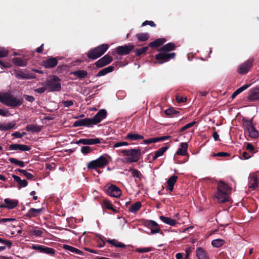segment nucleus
I'll use <instances>...</instances> for the list:
<instances>
[{
  "instance_id": "nucleus-1",
  "label": "nucleus",
  "mask_w": 259,
  "mask_h": 259,
  "mask_svg": "<svg viewBox=\"0 0 259 259\" xmlns=\"http://www.w3.org/2000/svg\"><path fill=\"white\" fill-rule=\"evenodd\" d=\"M0 102L13 108L21 106L23 103L22 98H17L10 92L0 93Z\"/></svg>"
},
{
  "instance_id": "nucleus-2",
  "label": "nucleus",
  "mask_w": 259,
  "mask_h": 259,
  "mask_svg": "<svg viewBox=\"0 0 259 259\" xmlns=\"http://www.w3.org/2000/svg\"><path fill=\"white\" fill-rule=\"evenodd\" d=\"M217 192L214 195L218 201L222 203L228 202L230 199L228 191L230 187L225 182L220 181L217 186Z\"/></svg>"
},
{
  "instance_id": "nucleus-3",
  "label": "nucleus",
  "mask_w": 259,
  "mask_h": 259,
  "mask_svg": "<svg viewBox=\"0 0 259 259\" xmlns=\"http://www.w3.org/2000/svg\"><path fill=\"white\" fill-rule=\"evenodd\" d=\"M109 46L107 44H103L93 49L90 50L87 54V57L92 60L97 59L101 57L107 51Z\"/></svg>"
},
{
  "instance_id": "nucleus-4",
  "label": "nucleus",
  "mask_w": 259,
  "mask_h": 259,
  "mask_svg": "<svg viewBox=\"0 0 259 259\" xmlns=\"http://www.w3.org/2000/svg\"><path fill=\"white\" fill-rule=\"evenodd\" d=\"M242 120L244 131L248 133L249 136L252 139L258 138L259 132L256 130L254 125L253 124L252 118L248 119L243 117Z\"/></svg>"
},
{
  "instance_id": "nucleus-5",
  "label": "nucleus",
  "mask_w": 259,
  "mask_h": 259,
  "mask_svg": "<svg viewBox=\"0 0 259 259\" xmlns=\"http://www.w3.org/2000/svg\"><path fill=\"white\" fill-rule=\"evenodd\" d=\"M60 81V79L58 76L53 75L45 82L44 84L49 92H58L61 89Z\"/></svg>"
},
{
  "instance_id": "nucleus-6",
  "label": "nucleus",
  "mask_w": 259,
  "mask_h": 259,
  "mask_svg": "<svg viewBox=\"0 0 259 259\" xmlns=\"http://www.w3.org/2000/svg\"><path fill=\"white\" fill-rule=\"evenodd\" d=\"M109 163L107 157L104 155L100 156L98 159L90 161L87 165L89 169H95L97 168H103Z\"/></svg>"
},
{
  "instance_id": "nucleus-7",
  "label": "nucleus",
  "mask_w": 259,
  "mask_h": 259,
  "mask_svg": "<svg viewBox=\"0 0 259 259\" xmlns=\"http://www.w3.org/2000/svg\"><path fill=\"white\" fill-rule=\"evenodd\" d=\"M175 57V53H167L163 52L156 54L155 58L157 61H158V64H161L163 63L168 62L170 59H174Z\"/></svg>"
},
{
  "instance_id": "nucleus-8",
  "label": "nucleus",
  "mask_w": 259,
  "mask_h": 259,
  "mask_svg": "<svg viewBox=\"0 0 259 259\" xmlns=\"http://www.w3.org/2000/svg\"><path fill=\"white\" fill-rule=\"evenodd\" d=\"M253 61V58H249L240 64L237 69V72L240 74H245L247 73L252 67Z\"/></svg>"
},
{
  "instance_id": "nucleus-9",
  "label": "nucleus",
  "mask_w": 259,
  "mask_h": 259,
  "mask_svg": "<svg viewBox=\"0 0 259 259\" xmlns=\"http://www.w3.org/2000/svg\"><path fill=\"white\" fill-rule=\"evenodd\" d=\"M135 48V46L132 44H125L123 46H118L116 48V53L120 56H124L130 54Z\"/></svg>"
},
{
  "instance_id": "nucleus-10",
  "label": "nucleus",
  "mask_w": 259,
  "mask_h": 259,
  "mask_svg": "<svg viewBox=\"0 0 259 259\" xmlns=\"http://www.w3.org/2000/svg\"><path fill=\"white\" fill-rule=\"evenodd\" d=\"M14 75L17 78L19 79H31L36 78L34 74L27 71L24 72L21 69L15 70Z\"/></svg>"
},
{
  "instance_id": "nucleus-11",
  "label": "nucleus",
  "mask_w": 259,
  "mask_h": 259,
  "mask_svg": "<svg viewBox=\"0 0 259 259\" xmlns=\"http://www.w3.org/2000/svg\"><path fill=\"white\" fill-rule=\"evenodd\" d=\"M113 61L112 56L108 54H106L103 57L97 61L94 65L97 68H100L108 65Z\"/></svg>"
},
{
  "instance_id": "nucleus-12",
  "label": "nucleus",
  "mask_w": 259,
  "mask_h": 259,
  "mask_svg": "<svg viewBox=\"0 0 259 259\" xmlns=\"http://www.w3.org/2000/svg\"><path fill=\"white\" fill-rule=\"evenodd\" d=\"M107 112L105 109H100L98 112L91 118L93 125L97 124L107 116Z\"/></svg>"
},
{
  "instance_id": "nucleus-13",
  "label": "nucleus",
  "mask_w": 259,
  "mask_h": 259,
  "mask_svg": "<svg viewBox=\"0 0 259 259\" xmlns=\"http://www.w3.org/2000/svg\"><path fill=\"white\" fill-rule=\"evenodd\" d=\"M247 99L249 101L259 100V85L248 91Z\"/></svg>"
},
{
  "instance_id": "nucleus-14",
  "label": "nucleus",
  "mask_w": 259,
  "mask_h": 259,
  "mask_svg": "<svg viewBox=\"0 0 259 259\" xmlns=\"http://www.w3.org/2000/svg\"><path fill=\"white\" fill-rule=\"evenodd\" d=\"M94 125L92 121L91 118H85L75 121L73 124V126L74 127L78 126H86V127H92Z\"/></svg>"
},
{
  "instance_id": "nucleus-15",
  "label": "nucleus",
  "mask_w": 259,
  "mask_h": 259,
  "mask_svg": "<svg viewBox=\"0 0 259 259\" xmlns=\"http://www.w3.org/2000/svg\"><path fill=\"white\" fill-rule=\"evenodd\" d=\"M141 151L140 149H131L129 150L128 156H131V157L128 158L130 162H136L139 159L141 155Z\"/></svg>"
},
{
  "instance_id": "nucleus-16",
  "label": "nucleus",
  "mask_w": 259,
  "mask_h": 259,
  "mask_svg": "<svg viewBox=\"0 0 259 259\" xmlns=\"http://www.w3.org/2000/svg\"><path fill=\"white\" fill-rule=\"evenodd\" d=\"M106 193L110 196L116 198L119 197L121 194L120 189L114 185L109 186L106 190Z\"/></svg>"
},
{
  "instance_id": "nucleus-17",
  "label": "nucleus",
  "mask_w": 259,
  "mask_h": 259,
  "mask_svg": "<svg viewBox=\"0 0 259 259\" xmlns=\"http://www.w3.org/2000/svg\"><path fill=\"white\" fill-rule=\"evenodd\" d=\"M102 139L95 138V139H80L77 141L75 143L76 144H82L83 145H95L101 143Z\"/></svg>"
},
{
  "instance_id": "nucleus-18",
  "label": "nucleus",
  "mask_w": 259,
  "mask_h": 259,
  "mask_svg": "<svg viewBox=\"0 0 259 259\" xmlns=\"http://www.w3.org/2000/svg\"><path fill=\"white\" fill-rule=\"evenodd\" d=\"M58 64V60L56 58L51 57L43 60L41 65L46 68H52Z\"/></svg>"
},
{
  "instance_id": "nucleus-19",
  "label": "nucleus",
  "mask_w": 259,
  "mask_h": 259,
  "mask_svg": "<svg viewBox=\"0 0 259 259\" xmlns=\"http://www.w3.org/2000/svg\"><path fill=\"white\" fill-rule=\"evenodd\" d=\"M145 225L151 229V234H156L159 232L160 227L158 224L152 220L146 221Z\"/></svg>"
},
{
  "instance_id": "nucleus-20",
  "label": "nucleus",
  "mask_w": 259,
  "mask_h": 259,
  "mask_svg": "<svg viewBox=\"0 0 259 259\" xmlns=\"http://www.w3.org/2000/svg\"><path fill=\"white\" fill-rule=\"evenodd\" d=\"M5 204H2L0 205L1 208H7L10 209L15 208L18 203V201L17 200L10 199L9 198H6L4 199Z\"/></svg>"
},
{
  "instance_id": "nucleus-21",
  "label": "nucleus",
  "mask_w": 259,
  "mask_h": 259,
  "mask_svg": "<svg viewBox=\"0 0 259 259\" xmlns=\"http://www.w3.org/2000/svg\"><path fill=\"white\" fill-rule=\"evenodd\" d=\"M9 150H15V151H28L31 149L30 147L22 144H13L9 146Z\"/></svg>"
},
{
  "instance_id": "nucleus-22",
  "label": "nucleus",
  "mask_w": 259,
  "mask_h": 259,
  "mask_svg": "<svg viewBox=\"0 0 259 259\" xmlns=\"http://www.w3.org/2000/svg\"><path fill=\"white\" fill-rule=\"evenodd\" d=\"M171 138L170 136H164L159 137L151 138L148 139H146L143 141V142L145 144H150L152 143H156L165 140H169Z\"/></svg>"
},
{
  "instance_id": "nucleus-23",
  "label": "nucleus",
  "mask_w": 259,
  "mask_h": 259,
  "mask_svg": "<svg viewBox=\"0 0 259 259\" xmlns=\"http://www.w3.org/2000/svg\"><path fill=\"white\" fill-rule=\"evenodd\" d=\"M196 255L198 259H209L207 252L200 247L197 248Z\"/></svg>"
},
{
  "instance_id": "nucleus-24",
  "label": "nucleus",
  "mask_w": 259,
  "mask_h": 259,
  "mask_svg": "<svg viewBox=\"0 0 259 259\" xmlns=\"http://www.w3.org/2000/svg\"><path fill=\"white\" fill-rule=\"evenodd\" d=\"M178 177L176 175H173L169 178L167 181V189L170 192L174 190L175 184H176L178 179Z\"/></svg>"
},
{
  "instance_id": "nucleus-25",
  "label": "nucleus",
  "mask_w": 259,
  "mask_h": 259,
  "mask_svg": "<svg viewBox=\"0 0 259 259\" xmlns=\"http://www.w3.org/2000/svg\"><path fill=\"white\" fill-rule=\"evenodd\" d=\"M166 42L164 38H159L149 44V47L151 48H156L163 45Z\"/></svg>"
},
{
  "instance_id": "nucleus-26",
  "label": "nucleus",
  "mask_w": 259,
  "mask_h": 259,
  "mask_svg": "<svg viewBox=\"0 0 259 259\" xmlns=\"http://www.w3.org/2000/svg\"><path fill=\"white\" fill-rule=\"evenodd\" d=\"M71 74L73 75L75 77L79 79H82L87 76L88 72L84 70H77L72 72Z\"/></svg>"
},
{
  "instance_id": "nucleus-27",
  "label": "nucleus",
  "mask_w": 259,
  "mask_h": 259,
  "mask_svg": "<svg viewBox=\"0 0 259 259\" xmlns=\"http://www.w3.org/2000/svg\"><path fill=\"white\" fill-rule=\"evenodd\" d=\"M62 248L79 255H83L84 254V253L80 250L68 245H63Z\"/></svg>"
},
{
  "instance_id": "nucleus-28",
  "label": "nucleus",
  "mask_w": 259,
  "mask_h": 259,
  "mask_svg": "<svg viewBox=\"0 0 259 259\" xmlns=\"http://www.w3.org/2000/svg\"><path fill=\"white\" fill-rule=\"evenodd\" d=\"M180 147L181 148L178 149L176 154L178 155H186L187 154L188 144L187 143H181Z\"/></svg>"
},
{
  "instance_id": "nucleus-29",
  "label": "nucleus",
  "mask_w": 259,
  "mask_h": 259,
  "mask_svg": "<svg viewBox=\"0 0 259 259\" xmlns=\"http://www.w3.org/2000/svg\"><path fill=\"white\" fill-rule=\"evenodd\" d=\"M43 209L44 208L39 209L31 208L28 211L25 215L29 218L36 217Z\"/></svg>"
},
{
  "instance_id": "nucleus-30",
  "label": "nucleus",
  "mask_w": 259,
  "mask_h": 259,
  "mask_svg": "<svg viewBox=\"0 0 259 259\" xmlns=\"http://www.w3.org/2000/svg\"><path fill=\"white\" fill-rule=\"evenodd\" d=\"M144 137L142 135H139L138 134H135L133 133H129L127 134V135L124 137L125 140H128L131 141H136L137 140H142L144 139Z\"/></svg>"
},
{
  "instance_id": "nucleus-31",
  "label": "nucleus",
  "mask_w": 259,
  "mask_h": 259,
  "mask_svg": "<svg viewBox=\"0 0 259 259\" xmlns=\"http://www.w3.org/2000/svg\"><path fill=\"white\" fill-rule=\"evenodd\" d=\"M142 204L141 202L140 201H137L134 204H132L129 207H128V211L133 213H136L142 207Z\"/></svg>"
},
{
  "instance_id": "nucleus-32",
  "label": "nucleus",
  "mask_w": 259,
  "mask_h": 259,
  "mask_svg": "<svg viewBox=\"0 0 259 259\" xmlns=\"http://www.w3.org/2000/svg\"><path fill=\"white\" fill-rule=\"evenodd\" d=\"M16 125V121H13L5 124L0 123V130L3 131H8L15 128Z\"/></svg>"
},
{
  "instance_id": "nucleus-33",
  "label": "nucleus",
  "mask_w": 259,
  "mask_h": 259,
  "mask_svg": "<svg viewBox=\"0 0 259 259\" xmlns=\"http://www.w3.org/2000/svg\"><path fill=\"white\" fill-rule=\"evenodd\" d=\"M176 47V46L175 44L172 42H169L163 45L159 49V51L166 53L174 50Z\"/></svg>"
},
{
  "instance_id": "nucleus-34",
  "label": "nucleus",
  "mask_w": 259,
  "mask_h": 259,
  "mask_svg": "<svg viewBox=\"0 0 259 259\" xmlns=\"http://www.w3.org/2000/svg\"><path fill=\"white\" fill-rule=\"evenodd\" d=\"M28 59H22L20 58L16 57L13 59V62L14 64L21 67L26 66L27 65Z\"/></svg>"
},
{
  "instance_id": "nucleus-35",
  "label": "nucleus",
  "mask_w": 259,
  "mask_h": 259,
  "mask_svg": "<svg viewBox=\"0 0 259 259\" xmlns=\"http://www.w3.org/2000/svg\"><path fill=\"white\" fill-rule=\"evenodd\" d=\"M115 67L113 66H109L105 68L98 72L96 75L97 77H100L106 75L107 74L112 72L114 71Z\"/></svg>"
},
{
  "instance_id": "nucleus-36",
  "label": "nucleus",
  "mask_w": 259,
  "mask_h": 259,
  "mask_svg": "<svg viewBox=\"0 0 259 259\" xmlns=\"http://www.w3.org/2000/svg\"><path fill=\"white\" fill-rule=\"evenodd\" d=\"M12 178L14 179V180L19 185L18 186L19 189L21 187H25L28 185V182L26 180H21L19 177L16 175H12Z\"/></svg>"
},
{
  "instance_id": "nucleus-37",
  "label": "nucleus",
  "mask_w": 259,
  "mask_h": 259,
  "mask_svg": "<svg viewBox=\"0 0 259 259\" xmlns=\"http://www.w3.org/2000/svg\"><path fill=\"white\" fill-rule=\"evenodd\" d=\"M103 207L112 210L115 213L118 212L117 210L114 208L112 203L108 199H104L103 201Z\"/></svg>"
},
{
  "instance_id": "nucleus-38",
  "label": "nucleus",
  "mask_w": 259,
  "mask_h": 259,
  "mask_svg": "<svg viewBox=\"0 0 259 259\" xmlns=\"http://www.w3.org/2000/svg\"><path fill=\"white\" fill-rule=\"evenodd\" d=\"M26 130L27 132H32L33 133H38L41 131L42 130V126H38L37 125H34V124H28L26 126Z\"/></svg>"
},
{
  "instance_id": "nucleus-39",
  "label": "nucleus",
  "mask_w": 259,
  "mask_h": 259,
  "mask_svg": "<svg viewBox=\"0 0 259 259\" xmlns=\"http://www.w3.org/2000/svg\"><path fill=\"white\" fill-rule=\"evenodd\" d=\"M160 219L163 223L172 226H174L177 223V221L175 220L163 215L160 216Z\"/></svg>"
},
{
  "instance_id": "nucleus-40",
  "label": "nucleus",
  "mask_w": 259,
  "mask_h": 259,
  "mask_svg": "<svg viewBox=\"0 0 259 259\" xmlns=\"http://www.w3.org/2000/svg\"><path fill=\"white\" fill-rule=\"evenodd\" d=\"M250 85V84H246L237 89L231 95V98L232 99H234L238 95L248 88Z\"/></svg>"
},
{
  "instance_id": "nucleus-41",
  "label": "nucleus",
  "mask_w": 259,
  "mask_h": 259,
  "mask_svg": "<svg viewBox=\"0 0 259 259\" xmlns=\"http://www.w3.org/2000/svg\"><path fill=\"white\" fill-rule=\"evenodd\" d=\"M105 241L117 247L124 248L126 246L124 244H123L120 242H118L115 239H107Z\"/></svg>"
},
{
  "instance_id": "nucleus-42",
  "label": "nucleus",
  "mask_w": 259,
  "mask_h": 259,
  "mask_svg": "<svg viewBox=\"0 0 259 259\" xmlns=\"http://www.w3.org/2000/svg\"><path fill=\"white\" fill-rule=\"evenodd\" d=\"M138 40L143 42L147 40L149 38V35L148 33H139L136 34Z\"/></svg>"
},
{
  "instance_id": "nucleus-43",
  "label": "nucleus",
  "mask_w": 259,
  "mask_h": 259,
  "mask_svg": "<svg viewBox=\"0 0 259 259\" xmlns=\"http://www.w3.org/2000/svg\"><path fill=\"white\" fill-rule=\"evenodd\" d=\"M16 171L22 174L28 180H31L34 178V176L32 174L28 172L26 170L18 168L16 169Z\"/></svg>"
},
{
  "instance_id": "nucleus-44",
  "label": "nucleus",
  "mask_w": 259,
  "mask_h": 259,
  "mask_svg": "<svg viewBox=\"0 0 259 259\" xmlns=\"http://www.w3.org/2000/svg\"><path fill=\"white\" fill-rule=\"evenodd\" d=\"M225 243V241L221 239H217L213 240L211 242V245L214 247H220Z\"/></svg>"
},
{
  "instance_id": "nucleus-45",
  "label": "nucleus",
  "mask_w": 259,
  "mask_h": 259,
  "mask_svg": "<svg viewBox=\"0 0 259 259\" xmlns=\"http://www.w3.org/2000/svg\"><path fill=\"white\" fill-rule=\"evenodd\" d=\"M149 47H144L142 48L136 49L134 52H135L136 55L138 57H140L143 54H145L148 51Z\"/></svg>"
},
{
  "instance_id": "nucleus-46",
  "label": "nucleus",
  "mask_w": 259,
  "mask_h": 259,
  "mask_svg": "<svg viewBox=\"0 0 259 259\" xmlns=\"http://www.w3.org/2000/svg\"><path fill=\"white\" fill-rule=\"evenodd\" d=\"M9 160L11 163L19 166L21 167H24L25 166V163L23 161L19 160L16 158H10Z\"/></svg>"
},
{
  "instance_id": "nucleus-47",
  "label": "nucleus",
  "mask_w": 259,
  "mask_h": 259,
  "mask_svg": "<svg viewBox=\"0 0 259 259\" xmlns=\"http://www.w3.org/2000/svg\"><path fill=\"white\" fill-rule=\"evenodd\" d=\"M257 187V179L254 176L250 178L249 183V187L252 189H254Z\"/></svg>"
},
{
  "instance_id": "nucleus-48",
  "label": "nucleus",
  "mask_w": 259,
  "mask_h": 259,
  "mask_svg": "<svg viewBox=\"0 0 259 259\" xmlns=\"http://www.w3.org/2000/svg\"><path fill=\"white\" fill-rule=\"evenodd\" d=\"M130 171L132 172L133 177L138 178L139 180H141L142 175L140 171L136 169L131 168Z\"/></svg>"
},
{
  "instance_id": "nucleus-49",
  "label": "nucleus",
  "mask_w": 259,
  "mask_h": 259,
  "mask_svg": "<svg viewBox=\"0 0 259 259\" xmlns=\"http://www.w3.org/2000/svg\"><path fill=\"white\" fill-rule=\"evenodd\" d=\"M55 253L56 250L54 248L49 247L46 246H45L43 253H46L50 255H54L55 254Z\"/></svg>"
},
{
  "instance_id": "nucleus-50",
  "label": "nucleus",
  "mask_w": 259,
  "mask_h": 259,
  "mask_svg": "<svg viewBox=\"0 0 259 259\" xmlns=\"http://www.w3.org/2000/svg\"><path fill=\"white\" fill-rule=\"evenodd\" d=\"M165 114L167 115H178L179 114V111L175 110L174 108H169L164 111Z\"/></svg>"
},
{
  "instance_id": "nucleus-51",
  "label": "nucleus",
  "mask_w": 259,
  "mask_h": 259,
  "mask_svg": "<svg viewBox=\"0 0 259 259\" xmlns=\"http://www.w3.org/2000/svg\"><path fill=\"white\" fill-rule=\"evenodd\" d=\"M153 250L152 247H143V248H136L135 251L139 253L148 252Z\"/></svg>"
},
{
  "instance_id": "nucleus-52",
  "label": "nucleus",
  "mask_w": 259,
  "mask_h": 259,
  "mask_svg": "<svg viewBox=\"0 0 259 259\" xmlns=\"http://www.w3.org/2000/svg\"><path fill=\"white\" fill-rule=\"evenodd\" d=\"M196 123V122L195 121H193L191 122H190L183 127H182L181 129L179 130V133H182L184 132L185 131L187 130V129L192 127Z\"/></svg>"
},
{
  "instance_id": "nucleus-53",
  "label": "nucleus",
  "mask_w": 259,
  "mask_h": 259,
  "mask_svg": "<svg viewBox=\"0 0 259 259\" xmlns=\"http://www.w3.org/2000/svg\"><path fill=\"white\" fill-rule=\"evenodd\" d=\"M168 148L169 147L167 146L163 147L158 149V150H157L156 151H155V153L158 157H160L164 154V153L168 149Z\"/></svg>"
},
{
  "instance_id": "nucleus-54",
  "label": "nucleus",
  "mask_w": 259,
  "mask_h": 259,
  "mask_svg": "<svg viewBox=\"0 0 259 259\" xmlns=\"http://www.w3.org/2000/svg\"><path fill=\"white\" fill-rule=\"evenodd\" d=\"M80 151L83 154L87 155L90 153L92 151V149L90 147L85 146L81 147Z\"/></svg>"
},
{
  "instance_id": "nucleus-55",
  "label": "nucleus",
  "mask_w": 259,
  "mask_h": 259,
  "mask_svg": "<svg viewBox=\"0 0 259 259\" xmlns=\"http://www.w3.org/2000/svg\"><path fill=\"white\" fill-rule=\"evenodd\" d=\"M42 231L40 230H31L30 233L31 235L35 237H40L42 235Z\"/></svg>"
},
{
  "instance_id": "nucleus-56",
  "label": "nucleus",
  "mask_w": 259,
  "mask_h": 259,
  "mask_svg": "<svg viewBox=\"0 0 259 259\" xmlns=\"http://www.w3.org/2000/svg\"><path fill=\"white\" fill-rule=\"evenodd\" d=\"M0 243L5 244L8 248H10L12 245V242L10 240H5L1 238H0Z\"/></svg>"
},
{
  "instance_id": "nucleus-57",
  "label": "nucleus",
  "mask_w": 259,
  "mask_h": 259,
  "mask_svg": "<svg viewBox=\"0 0 259 259\" xmlns=\"http://www.w3.org/2000/svg\"><path fill=\"white\" fill-rule=\"evenodd\" d=\"M246 150L251 152L252 155H253V153L255 152L254 151V147L252 145V144H251L250 143H246Z\"/></svg>"
},
{
  "instance_id": "nucleus-58",
  "label": "nucleus",
  "mask_w": 259,
  "mask_h": 259,
  "mask_svg": "<svg viewBox=\"0 0 259 259\" xmlns=\"http://www.w3.org/2000/svg\"><path fill=\"white\" fill-rule=\"evenodd\" d=\"M176 100H177V101L179 103H184V102H186L187 98L186 97H185V96H181L180 95H177Z\"/></svg>"
},
{
  "instance_id": "nucleus-59",
  "label": "nucleus",
  "mask_w": 259,
  "mask_h": 259,
  "mask_svg": "<svg viewBox=\"0 0 259 259\" xmlns=\"http://www.w3.org/2000/svg\"><path fill=\"white\" fill-rule=\"evenodd\" d=\"M128 143L126 142H116L114 144L113 147L114 148H117L123 146H127L128 145Z\"/></svg>"
},
{
  "instance_id": "nucleus-60",
  "label": "nucleus",
  "mask_w": 259,
  "mask_h": 259,
  "mask_svg": "<svg viewBox=\"0 0 259 259\" xmlns=\"http://www.w3.org/2000/svg\"><path fill=\"white\" fill-rule=\"evenodd\" d=\"M147 25H149L151 27H156V24L152 21H148L146 20L143 22L142 24V26H145Z\"/></svg>"
},
{
  "instance_id": "nucleus-61",
  "label": "nucleus",
  "mask_w": 259,
  "mask_h": 259,
  "mask_svg": "<svg viewBox=\"0 0 259 259\" xmlns=\"http://www.w3.org/2000/svg\"><path fill=\"white\" fill-rule=\"evenodd\" d=\"M74 101L73 100H67V101H63L62 104L64 107H69L73 105Z\"/></svg>"
},
{
  "instance_id": "nucleus-62",
  "label": "nucleus",
  "mask_w": 259,
  "mask_h": 259,
  "mask_svg": "<svg viewBox=\"0 0 259 259\" xmlns=\"http://www.w3.org/2000/svg\"><path fill=\"white\" fill-rule=\"evenodd\" d=\"M8 55V52L4 48H0V58L6 57Z\"/></svg>"
},
{
  "instance_id": "nucleus-63",
  "label": "nucleus",
  "mask_w": 259,
  "mask_h": 259,
  "mask_svg": "<svg viewBox=\"0 0 259 259\" xmlns=\"http://www.w3.org/2000/svg\"><path fill=\"white\" fill-rule=\"evenodd\" d=\"M47 90H48V88H47V87L45 85V87H41V88H37V89H34V91L35 92H36V93H39V94H42Z\"/></svg>"
},
{
  "instance_id": "nucleus-64",
  "label": "nucleus",
  "mask_w": 259,
  "mask_h": 259,
  "mask_svg": "<svg viewBox=\"0 0 259 259\" xmlns=\"http://www.w3.org/2000/svg\"><path fill=\"white\" fill-rule=\"evenodd\" d=\"M252 155H250L247 152L243 151L241 155V158L243 159H248L251 157Z\"/></svg>"
}]
</instances>
